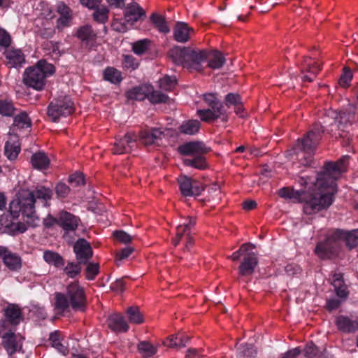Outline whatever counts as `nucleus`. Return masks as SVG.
I'll return each mask as SVG.
<instances>
[{
	"label": "nucleus",
	"mask_w": 358,
	"mask_h": 358,
	"mask_svg": "<svg viewBox=\"0 0 358 358\" xmlns=\"http://www.w3.org/2000/svg\"><path fill=\"white\" fill-rule=\"evenodd\" d=\"M348 156H344L336 162L326 163L323 170L317 175L316 180L301 177L299 182L307 190H294L292 187H282L278 195L294 202L303 203V211L312 215L328 208L334 201V195L337 192L335 181L346 171Z\"/></svg>",
	"instance_id": "1"
},
{
	"label": "nucleus",
	"mask_w": 358,
	"mask_h": 358,
	"mask_svg": "<svg viewBox=\"0 0 358 358\" xmlns=\"http://www.w3.org/2000/svg\"><path fill=\"white\" fill-rule=\"evenodd\" d=\"M52 195V189L45 186H37L32 191L22 189L18 193L17 198L10 203L9 211L13 217H17L21 212L30 219L27 223L35 227L39 223V218L36 215L35 203L38 201L43 206H49Z\"/></svg>",
	"instance_id": "2"
},
{
	"label": "nucleus",
	"mask_w": 358,
	"mask_h": 358,
	"mask_svg": "<svg viewBox=\"0 0 358 358\" xmlns=\"http://www.w3.org/2000/svg\"><path fill=\"white\" fill-rule=\"evenodd\" d=\"M343 241L350 249L355 248L358 245V229L350 231L340 229L329 231L325 240L317 245L315 253L323 259L333 258L338 255Z\"/></svg>",
	"instance_id": "3"
},
{
	"label": "nucleus",
	"mask_w": 358,
	"mask_h": 358,
	"mask_svg": "<svg viewBox=\"0 0 358 358\" xmlns=\"http://www.w3.org/2000/svg\"><path fill=\"white\" fill-rule=\"evenodd\" d=\"M172 62L190 72H202L208 58V50L176 46L169 51Z\"/></svg>",
	"instance_id": "4"
},
{
	"label": "nucleus",
	"mask_w": 358,
	"mask_h": 358,
	"mask_svg": "<svg viewBox=\"0 0 358 358\" xmlns=\"http://www.w3.org/2000/svg\"><path fill=\"white\" fill-rule=\"evenodd\" d=\"M85 295L78 282H72L66 287V294H55V310L57 315H62L71 307L74 310H83L85 305Z\"/></svg>",
	"instance_id": "5"
},
{
	"label": "nucleus",
	"mask_w": 358,
	"mask_h": 358,
	"mask_svg": "<svg viewBox=\"0 0 358 358\" xmlns=\"http://www.w3.org/2000/svg\"><path fill=\"white\" fill-rule=\"evenodd\" d=\"M324 129L319 124H314L313 128L304 136L298 139L295 143L293 151L297 155L303 166H309L312 162V155L315 152L321 138Z\"/></svg>",
	"instance_id": "6"
},
{
	"label": "nucleus",
	"mask_w": 358,
	"mask_h": 358,
	"mask_svg": "<svg viewBox=\"0 0 358 358\" xmlns=\"http://www.w3.org/2000/svg\"><path fill=\"white\" fill-rule=\"evenodd\" d=\"M54 71L52 64L41 60L36 65L26 69L23 73V83L36 90H41L45 84L46 77Z\"/></svg>",
	"instance_id": "7"
},
{
	"label": "nucleus",
	"mask_w": 358,
	"mask_h": 358,
	"mask_svg": "<svg viewBox=\"0 0 358 358\" xmlns=\"http://www.w3.org/2000/svg\"><path fill=\"white\" fill-rule=\"evenodd\" d=\"M203 98L209 108L197 110V115L201 121L210 122L218 118H221L223 122L227 121V113L224 109L223 104L217 99L215 94H204Z\"/></svg>",
	"instance_id": "8"
},
{
	"label": "nucleus",
	"mask_w": 358,
	"mask_h": 358,
	"mask_svg": "<svg viewBox=\"0 0 358 358\" xmlns=\"http://www.w3.org/2000/svg\"><path fill=\"white\" fill-rule=\"evenodd\" d=\"M23 320L21 308L9 304L4 309V318L0 320V334L2 336H15L16 327Z\"/></svg>",
	"instance_id": "9"
},
{
	"label": "nucleus",
	"mask_w": 358,
	"mask_h": 358,
	"mask_svg": "<svg viewBox=\"0 0 358 358\" xmlns=\"http://www.w3.org/2000/svg\"><path fill=\"white\" fill-rule=\"evenodd\" d=\"M73 110V103L71 99L68 96H62L50 103L48 115L53 122H57L61 116L71 115Z\"/></svg>",
	"instance_id": "10"
},
{
	"label": "nucleus",
	"mask_w": 358,
	"mask_h": 358,
	"mask_svg": "<svg viewBox=\"0 0 358 358\" xmlns=\"http://www.w3.org/2000/svg\"><path fill=\"white\" fill-rule=\"evenodd\" d=\"M332 285L335 289L336 295L343 299H330L327 301V308L331 311L338 308L343 300H345L348 294L347 287L345 285L343 274L336 273L332 276Z\"/></svg>",
	"instance_id": "11"
},
{
	"label": "nucleus",
	"mask_w": 358,
	"mask_h": 358,
	"mask_svg": "<svg viewBox=\"0 0 358 358\" xmlns=\"http://www.w3.org/2000/svg\"><path fill=\"white\" fill-rule=\"evenodd\" d=\"M357 106L354 104H348V106L340 111H331L329 115L335 120L337 127L344 130L356 120Z\"/></svg>",
	"instance_id": "12"
},
{
	"label": "nucleus",
	"mask_w": 358,
	"mask_h": 358,
	"mask_svg": "<svg viewBox=\"0 0 358 358\" xmlns=\"http://www.w3.org/2000/svg\"><path fill=\"white\" fill-rule=\"evenodd\" d=\"M137 136L134 132L129 131L122 137L115 138L112 153L114 155L127 154L131 152L136 147Z\"/></svg>",
	"instance_id": "13"
},
{
	"label": "nucleus",
	"mask_w": 358,
	"mask_h": 358,
	"mask_svg": "<svg viewBox=\"0 0 358 358\" xmlns=\"http://www.w3.org/2000/svg\"><path fill=\"white\" fill-rule=\"evenodd\" d=\"M180 192L184 196H194L201 194L205 186L199 182L192 180L186 176H180L178 178Z\"/></svg>",
	"instance_id": "14"
},
{
	"label": "nucleus",
	"mask_w": 358,
	"mask_h": 358,
	"mask_svg": "<svg viewBox=\"0 0 358 358\" xmlns=\"http://www.w3.org/2000/svg\"><path fill=\"white\" fill-rule=\"evenodd\" d=\"M77 262L79 264H87L93 256L90 243L84 238H79L73 245Z\"/></svg>",
	"instance_id": "15"
},
{
	"label": "nucleus",
	"mask_w": 358,
	"mask_h": 358,
	"mask_svg": "<svg viewBox=\"0 0 358 358\" xmlns=\"http://www.w3.org/2000/svg\"><path fill=\"white\" fill-rule=\"evenodd\" d=\"M53 222H57V224L60 226L65 232H73L78 226L80 219L73 215V214L62 211L59 213L57 219H52Z\"/></svg>",
	"instance_id": "16"
},
{
	"label": "nucleus",
	"mask_w": 358,
	"mask_h": 358,
	"mask_svg": "<svg viewBox=\"0 0 358 358\" xmlns=\"http://www.w3.org/2000/svg\"><path fill=\"white\" fill-rule=\"evenodd\" d=\"M205 144L200 141H192L178 147V152L182 155L196 157L205 155L209 151Z\"/></svg>",
	"instance_id": "17"
},
{
	"label": "nucleus",
	"mask_w": 358,
	"mask_h": 358,
	"mask_svg": "<svg viewBox=\"0 0 358 358\" xmlns=\"http://www.w3.org/2000/svg\"><path fill=\"white\" fill-rule=\"evenodd\" d=\"M258 264V259L255 252L248 253L243 259L238 269L241 276L251 275Z\"/></svg>",
	"instance_id": "18"
},
{
	"label": "nucleus",
	"mask_w": 358,
	"mask_h": 358,
	"mask_svg": "<svg viewBox=\"0 0 358 358\" xmlns=\"http://www.w3.org/2000/svg\"><path fill=\"white\" fill-rule=\"evenodd\" d=\"M144 10L137 3H132L128 4L124 10V17L127 23L133 25L138 22L141 17L145 16Z\"/></svg>",
	"instance_id": "19"
},
{
	"label": "nucleus",
	"mask_w": 358,
	"mask_h": 358,
	"mask_svg": "<svg viewBox=\"0 0 358 358\" xmlns=\"http://www.w3.org/2000/svg\"><path fill=\"white\" fill-rule=\"evenodd\" d=\"M194 32L185 22H178L173 28V38L178 43H186L189 41L190 35Z\"/></svg>",
	"instance_id": "20"
},
{
	"label": "nucleus",
	"mask_w": 358,
	"mask_h": 358,
	"mask_svg": "<svg viewBox=\"0 0 358 358\" xmlns=\"http://www.w3.org/2000/svg\"><path fill=\"white\" fill-rule=\"evenodd\" d=\"M338 329L344 334H353L358 330V320L340 315L336 320Z\"/></svg>",
	"instance_id": "21"
},
{
	"label": "nucleus",
	"mask_w": 358,
	"mask_h": 358,
	"mask_svg": "<svg viewBox=\"0 0 358 358\" xmlns=\"http://www.w3.org/2000/svg\"><path fill=\"white\" fill-rule=\"evenodd\" d=\"M108 326L115 333H126L129 329L124 317L117 313L112 314L108 319Z\"/></svg>",
	"instance_id": "22"
},
{
	"label": "nucleus",
	"mask_w": 358,
	"mask_h": 358,
	"mask_svg": "<svg viewBox=\"0 0 358 358\" xmlns=\"http://www.w3.org/2000/svg\"><path fill=\"white\" fill-rule=\"evenodd\" d=\"M164 132L157 128L150 130L141 131L139 134V141L145 145H149L157 143V140L161 139Z\"/></svg>",
	"instance_id": "23"
},
{
	"label": "nucleus",
	"mask_w": 358,
	"mask_h": 358,
	"mask_svg": "<svg viewBox=\"0 0 358 358\" xmlns=\"http://www.w3.org/2000/svg\"><path fill=\"white\" fill-rule=\"evenodd\" d=\"M5 56L9 67L21 66L25 62L24 55L20 49H8L5 52Z\"/></svg>",
	"instance_id": "24"
},
{
	"label": "nucleus",
	"mask_w": 358,
	"mask_h": 358,
	"mask_svg": "<svg viewBox=\"0 0 358 358\" xmlns=\"http://www.w3.org/2000/svg\"><path fill=\"white\" fill-rule=\"evenodd\" d=\"M20 151V145L18 137L16 135L10 134L5 145V155L9 159L13 160L17 158Z\"/></svg>",
	"instance_id": "25"
},
{
	"label": "nucleus",
	"mask_w": 358,
	"mask_h": 358,
	"mask_svg": "<svg viewBox=\"0 0 358 358\" xmlns=\"http://www.w3.org/2000/svg\"><path fill=\"white\" fill-rule=\"evenodd\" d=\"M57 11L60 17L57 21V27L62 30L70 25L72 20V12L70 8L63 3L58 6Z\"/></svg>",
	"instance_id": "26"
},
{
	"label": "nucleus",
	"mask_w": 358,
	"mask_h": 358,
	"mask_svg": "<svg viewBox=\"0 0 358 358\" xmlns=\"http://www.w3.org/2000/svg\"><path fill=\"white\" fill-rule=\"evenodd\" d=\"M2 345L9 356L20 351L22 348L21 337H3Z\"/></svg>",
	"instance_id": "27"
},
{
	"label": "nucleus",
	"mask_w": 358,
	"mask_h": 358,
	"mask_svg": "<svg viewBox=\"0 0 358 358\" xmlns=\"http://www.w3.org/2000/svg\"><path fill=\"white\" fill-rule=\"evenodd\" d=\"M322 64L313 62L311 58H306L304 61L303 71L309 73L310 75H305L303 80L308 82H312L315 78L317 73L321 70Z\"/></svg>",
	"instance_id": "28"
},
{
	"label": "nucleus",
	"mask_w": 358,
	"mask_h": 358,
	"mask_svg": "<svg viewBox=\"0 0 358 358\" xmlns=\"http://www.w3.org/2000/svg\"><path fill=\"white\" fill-rule=\"evenodd\" d=\"M4 264L11 271H17L22 266V259L17 254L9 252L5 248V252L1 256Z\"/></svg>",
	"instance_id": "29"
},
{
	"label": "nucleus",
	"mask_w": 358,
	"mask_h": 358,
	"mask_svg": "<svg viewBox=\"0 0 358 358\" xmlns=\"http://www.w3.org/2000/svg\"><path fill=\"white\" fill-rule=\"evenodd\" d=\"M31 163L34 169L45 170L49 167L50 161L45 152H38L32 155Z\"/></svg>",
	"instance_id": "30"
},
{
	"label": "nucleus",
	"mask_w": 358,
	"mask_h": 358,
	"mask_svg": "<svg viewBox=\"0 0 358 358\" xmlns=\"http://www.w3.org/2000/svg\"><path fill=\"white\" fill-rule=\"evenodd\" d=\"M201 128V123L197 120H189L182 122L178 130L185 135H194Z\"/></svg>",
	"instance_id": "31"
},
{
	"label": "nucleus",
	"mask_w": 358,
	"mask_h": 358,
	"mask_svg": "<svg viewBox=\"0 0 358 358\" xmlns=\"http://www.w3.org/2000/svg\"><path fill=\"white\" fill-rule=\"evenodd\" d=\"M207 66L212 69H220L225 62V59L219 51H208Z\"/></svg>",
	"instance_id": "32"
},
{
	"label": "nucleus",
	"mask_w": 358,
	"mask_h": 358,
	"mask_svg": "<svg viewBox=\"0 0 358 358\" xmlns=\"http://www.w3.org/2000/svg\"><path fill=\"white\" fill-rule=\"evenodd\" d=\"M196 221L193 217H189V221L187 224L178 225L176 228V236L172 240V243L176 247L181 241L184 234H189L191 229L195 225Z\"/></svg>",
	"instance_id": "33"
},
{
	"label": "nucleus",
	"mask_w": 358,
	"mask_h": 358,
	"mask_svg": "<svg viewBox=\"0 0 358 358\" xmlns=\"http://www.w3.org/2000/svg\"><path fill=\"white\" fill-rule=\"evenodd\" d=\"M43 259L46 263L55 267L59 268L64 265V258L57 252L52 250H45L43 252Z\"/></svg>",
	"instance_id": "34"
},
{
	"label": "nucleus",
	"mask_w": 358,
	"mask_h": 358,
	"mask_svg": "<svg viewBox=\"0 0 358 358\" xmlns=\"http://www.w3.org/2000/svg\"><path fill=\"white\" fill-rule=\"evenodd\" d=\"M325 348L321 350L313 341L308 342L303 349V355L306 358H317L323 355Z\"/></svg>",
	"instance_id": "35"
},
{
	"label": "nucleus",
	"mask_w": 358,
	"mask_h": 358,
	"mask_svg": "<svg viewBox=\"0 0 358 358\" xmlns=\"http://www.w3.org/2000/svg\"><path fill=\"white\" fill-rule=\"evenodd\" d=\"M150 20L159 32L168 34L170 31V28L167 24V22L163 16L153 13L150 16Z\"/></svg>",
	"instance_id": "36"
},
{
	"label": "nucleus",
	"mask_w": 358,
	"mask_h": 358,
	"mask_svg": "<svg viewBox=\"0 0 358 358\" xmlns=\"http://www.w3.org/2000/svg\"><path fill=\"white\" fill-rule=\"evenodd\" d=\"M138 350L144 358H148L157 352V346L148 341H143L138 345Z\"/></svg>",
	"instance_id": "37"
},
{
	"label": "nucleus",
	"mask_w": 358,
	"mask_h": 358,
	"mask_svg": "<svg viewBox=\"0 0 358 358\" xmlns=\"http://www.w3.org/2000/svg\"><path fill=\"white\" fill-rule=\"evenodd\" d=\"M103 76L106 80L113 84H117L122 80L120 71L113 67L106 68L103 72Z\"/></svg>",
	"instance_id": "38"
},
{
	"label": "nucleus",
	"mask_w": 358,
	"mask_h": 358,
	"mask_svg": "<svg viewBox=\"0 0 358 358\" xmlns=\"http://www.w3.org/2000/svg\"><path fill=\"white\" fill-rule=\"evenodd\" d=\"M31 122L28 115L25 113H20L14 118L13 127L17 129H25L31 127Z\"/></svg>",
	"instance_id": "39"
},
{
	"label": "nucleus",
	"mask_w": 358,
	"mask_h": 358,
	"mask_svg": "<svg viewBox=\"0 0 358 358\" xmlns=\"http://www.w3.org/2000/svg\"><path fill=\"white\" fill-rule=\"evenodd\" d=\"M129 321L134 324H141L143 322V317L138 306L129 307L127 312Z\"/></svg>",
	"instance_id": "40"
},
{
	"label": "nucleus",
	"mask_w": 358,
	"mask_h": 358,
	"mask_svg": "<svg viewBox=\"0 0 358 358\" xmlns=\"http://www.w3.org/2000/svg\"><path fill=\"white\" fill-rule=\"evenodd\" d=\"M184 164L188 166H192L198 169H204L207 164L203 155L194 157L192 159H185Z\"/></svg>",
	"instance_id": "41"
},
{
	"label": "nucleus",
	"mask_w": 358,
	"mask_h": 358,
	"mask_svg": "<svg viewBox=\"0 0 358 358\" xmlns=\"http://www.w3.org/2000/svg\"><path fill=\"white\" fill-rule=\"evenodd\" d=\"M148 94L144 87H136L127 92V97L129 99L143 101L148 98Z\"/></svg>",
	"instance_id": "42"
},
{
	"label": "nucleus",
	"mask_w": 358,
	"mask_h": 358,
	"mask_svg": "<svg viewBox=\"0 0 358 358\" xmlns=\"http://www.w3.org/2000/svg\"><path fill=\"white\" fill-rule=\"evenodd\" d=\"M81 264H79L78 262L76 263L71 262H68L63 269L64 274L71 278H76L80 275L81 272Z\"/></svg>",
	"instance_id": "43"
},
{
	"label": "nucleus",
	"mask_w": 358,
	"mask_h": 358,
	"mask_svg": "<svg viewBox=\"0 0 358 358\" xmlns=\"http://www.w3.org/2000/svg\"><path fill=\"white\" fill-rule=\"evenodd\" d=\"M50 345L52 348L57 349L63 355L69 353V348L65 343L62 342V337H50Z\"/></svg>",
	"instance_id": "44"
},
{
	"label": "nucleus",
	"mask_w": 358,
	"mask_h": 358,
	"mask_svg": "<svg viewBox=\"0 0 358 358\" xmlns=\"http://www.w3.org/2000/svg\"><path fill=\"white\" fill-rule=\"evenodd\" d=\"M176 78L174 76H165L159 80V86L166 91H171L176 85Z\"/></svg>",
	"instance_id": "45"
},
{
	"label": "nucleus",
	"mask_w": 358,
	"mask_h": 358,
	"mask_svg": "<svg viewBox=\"0 0 358 358\" xmlns=\"http://www.w3.org/2000/svg\"><path fill=\"white\" fill-rule=\"evenodd\" d=\"M78 36L83 41L93 40L96 34L90 26H85L80 28L78 31Z\"/></svg>",
	"instance_id": "46"
},
{
	"label": "nucleus",
	"mask_w": 358,
	"mask_h": 358,
	"mask_svg": "<svg viewBox=\"0 0 358 358\" xmlns=\"http://www.w3.org/2000/svg\"><path fill=\"white\" fill-rule=\"evenodd\" d=\"M15 108L10 101L6 99L0 100V114L3 116H12Z\"/></svg>",
	"instance_id": "47"
},
{
	"label": "nucleus",
	"mask_w": 358,
	"mask_h": 358,
	"mask_svg": "<svg viewBox=\"0 0 358 358\" xmlns=\"http://www.w3.org/2000/svg\"><path fill=\"white\" fill-rule=\"evenodd\" d=\"M148 99L152 103H166L169 98L167 95L159 91H153L151 93L148 94Z\"/></svg>",
	"instance_id": "48"
},
{
	"label": "nucleus",
	"mask_w": 358,
	"mask_h": 358,
	"mask_svg": "<svg viewBox=\"0 0 358 358\" xmlns=\"http://www.w3.org/2000/svg\"><path fill=\"white\" fill-rule=\"evenodd\" d=\"M239 348L241 350L245 358H255L257 355V350L252 344L238 343Z\"/></svg>",
	"instance_id": "49"
},
{
	"label": "nucleus",
	"mask_w": 358,
	"mask_h": 358,
	"mask_svg": "<svg viewBox=\"0 0 358 358\" xmlns=\"http://www.w3.org/2000/svg\"><path fill=\"white\" fill-rule=\"evenodd\" d=\"M85 269V277L87 280H92L97 275L99 271V264L96 263L87 262Z\"/></svg>",
	"instance_id": "50"
},
{
	"label": "nucleus",
	"mask_w": 358,
	"mask_h": 358,
	"mask_svg": "<svg viewBox=\"0 0 358 358\" xmlns=\"http://www.w3.org/2000/svg\"><path fill=\"white\" fill-rule=\"evenodd\" d=\"M108 9L106 6L96 8L93 14L94 18L96 21L104 23L108 20Z\"/></svg>",
	"instance_id": "51"
},
{
	"label": "nucleus",
	"mask_w": 358,
	"mask_h": 358,
	"mask_svg": "<svg viewBox=\"0 0 358 358\" xmlns=\"http://www.w3.org/2000/svg\"><path fill=\"white\" fill-rule=\"evenodd\" d=\"M149 43L150 41L148 39L138 41L133 44L132 50L134 53L142 55L147 50Z\"/></svg>",
	"instance_id": "52"
},
{
	"label": "nucleus",
	"mask_w": 358,
	"mask_h": 358,
	"mask_svg": "<svg viewBox=\"0 0 358 358\" xmlns=\"http://www.w3.org/2000/svg\"><path fill=\"white\" fill-rule=\"evenodd\" d=\"M22 215L24 217V222L26 223L22 222H13L10 226L13 231L16 233H24L27 231L28 226L31 227L27 223V220H30V219H28L27 217L24 216L23 214Z\"/></svg>",
	"instance_id": "53"
},
{
	"label": "nucleus",
	"mask_w": 358,
	"mask_h": 358,
	"mask_svg": "<svg viewBox=\"0 0 358 358\" xmlns=\"http://www.w3.org/2000/svg\"><path fill=\"white\" fill-rule=\"evenodd\" d=\"M122 65L124 69L134 70L138 66V62L132 55H124Z\"/></svg>",
	"instance_id": "54"
},
{
	"label": "nucleus",
	"mask_w": 358,
	"mask_h": 358,
	"mask_svg": "<svg viewBox=\"0 0 358 358\" xmlns=\"http://www.w3.org/2000/svg\"><path fill=\"white\" fill-rule=\"evenodd\" d=\"M240 103H241V99L238 94L229 93L225 97V105L227 107L239 106Z\"/></svg>",
	"instance_id": "55"
},
{
	"label": "nucleus",
	"mask_w": 358,
	"mask_h": 358,
	"mask_svg": "<svg viewBox=\"0 0 358 358\" xmlns=\"http://www.w3.org/2000/svg\"><path fill=\"white\" fill-rule=\"evenodd\" d=\"M69 182L74 187H78L85 185L84 176L81 173H76L69 178Z\"/></svg>",
	"instance_id": "56"
},
{
	"label": "nucleus",
	"mask_w": 358,
	"mask_h": 358,
	"mask_svg": "<svg viewBox=\"0 0 358 358\" xmlns=\"http://www.w3.org/2000/svg\"><path fill=\"white\" fill-rule=\"evenodd\" d=\"M55 192L59 198H65L69 195L70 188L65 183L59 182L55 187Z\"/></svg>",
	"instance_id": "57"
},
{
	"label": "nucleus",
	"mask_w": 358,
	"mask_h": 358,
	"mask_svg": "<svg viewBox=\"0 0 358 358\" xmlns=\"http://www.w3.org/2000/svg\"><path fill=\"white\" fill-rule=\"evenodd\" d=\"M113 235L120 242L124 244L131 242L133 239L131 236L124 231H115Z\"/></svg>",
	"instance_id": "58"
},
{
	"label": "nucleus",
	"mask_w": 358,
	"mask_h": 358,
	"mask_svg": "<svg viewBox=\"0 0 358 358\" xmlns=\"http://www.w3.org/2000/svg\"><path fill=\"white\" fill-rule=\"evenodd\" d=\"M249 247L255 248V245L252 243H243L238 250L234 252L232 254L230 258L233 261H237L240 258L241 255L248 250Z\"/></svg>",
	"instance_id": "59"
},
{
	"label": "nucleus",
	"mask_w": 358,
	"mask_h": 358,
	"mask_svg": "<svg viewBox=\"0 0 358 358\" xmlns=\"http://www.w3.org/2000/svg\"><path fill=\"white\" fill-rule=\"evenodd\" d=\"M11 43L10 34L3 29L0 27V45L2 47H8Z\"/></svg>",
	"instance_id": "60"
},
{
	"label": "nucleus",
	"mask_w": 358,
	"mask_h": 358,
	"mask_svg": "<svg viewBox=\"0 0 358 358\" xmlns=\"http://www.w3.org/2000/svg\"><path fill=\"white\" fill-rule=\"evenodd\" d=\"M352 78V73L350 70H346L342 74L339 80V84L344 87L348 86L351 79Z\"/></svg>",
	"instance_id": "61"
},
{
	"label": "nucleus",
	"mask_w": 358,
	"mask_h": 358,
	"mask_svg": "<svg viewBox=\"0 0 358 358\" xmlns=\"http://www.w3.org/2000/svg\"><path fill=\"white\" fill-rule=\"evenodd\" d=\"M134 248L131 247H127L121 250V252L117 255L116 261L117 264L118 262L122 261L124 259L127 258L133 252Z\"/></svg>",
	"instance_id": "62"
},
{
	"label": "nucleus",
	"mask_w": 358,
	"mask_h": 358,
	"mask_svg": "<svg viewBox=\"0 0 358 358\" xmlns=\"http://www.w3.org/2000/svg\"><path fill=\"white\" fill-rule=\"evenodd\" d=\"M301 350L300 348L296 347L289 350L286 352L282 354L280 358H296L301 353Z\"/></svg>",
	"instance_id": "63"
},
{
	"label": "nucleus",
	"mask_w": 358,
	"mask_h": 358,
	"mask_svg": "<svg viewBox=\"0 0 358 358\" xmlns=\"http://www.w3.org/2000/svg\"><path fill=\"white\" fill-rule=\"evenodd\" d=\"M79 1L83 6H84L90 9H96L99 6V5L101 2V0H79Z\"/></svg>",
	"instance_id": "64"
}]
</instances>
